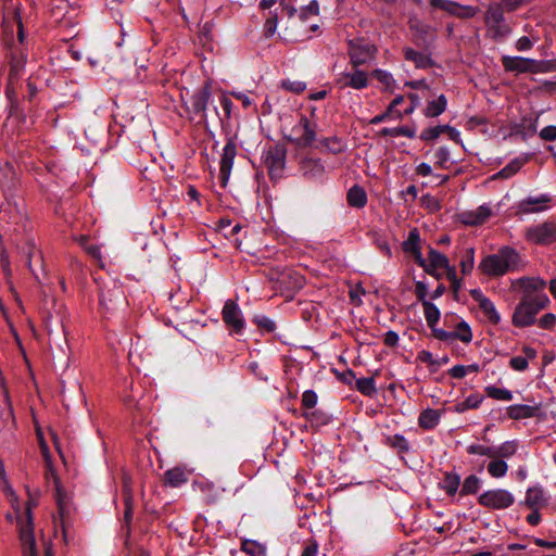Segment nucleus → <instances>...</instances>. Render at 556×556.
Instances as JSON below:
<instances>
[{"label": "nucleus", "instance_id": "nucleus-1", "mask_svg": "<svg viewBox=\"0 0 556 556\" xmlns=\"http://www.w3.org/2000/svg\"><path fill=\"white\" fill-rule=\"evenodd\" d=\"M521 255L510 247H502L496 253L484 256L478 269L489 277H501L523 267Z\"/></svg>", "mask_w": 556, "mask_h": 556}, {"label": "nucleus", "instance_id": "nucleus-2", "mask_svg": "<svg viewBox=\"0 0 556 556\" xmlns=\"http://www.w3.org/2000/svg\"><path fill=\"white\" fill-rule=\"evenodd\" d=\"M549 304L547 295H539L529 299H520L515 307L511 324L518 328H527L536 323V315Z\"/></svg>", "mask_w": 556, "mask_h": 556}, {"label": "nucleus", "instance_id": "nucleus-3", "mask_svg": "<svg viewBox=\"0 0 556 556\" xmlns=\"http://www.w3.org/2000/svg\"><path fill=\"white\" fill-rule=\"evenodd\" d=\"M33 504L27 502L25 517L26 520H20V540L22 543L23 556H38L36 552V541L34 536V519H33ZM43 556H54L52 545L45 544Z\"/></svg>", "mask_w": 556, "mask_h": 556}, {"label": "nucleus", "instance_id": "nucleus-4", "mask_svg": "<svg viewBox=\"0 0 556 556\" xmlns=\"http://www.w3.org/2000/svg\"><path fill=\"white\" fill-rule=\"evenodd\" d=\"M285 138L298 148H311L317 141V124L301 114L299 122L292 127L291 134Z\"/></svg>", "mask_w": 556, "mask_h": 556}, {"label": "nucleus", "instance_id": "nucleus-5", "mask_svg": "<svg viewBox=\"0 0 556 556\" xmlns=\"http://www.w3.org/2000/svg\"><path fill=\"white\" fill-rule=\"evenodd\" d=\"M262 157L270 179L280 178L283 174L286 166V146L282 143L269 146L267 149L264 150Z\"/></svg>", "mask_w": 556, "mask_h": 556}, {"label": "nucleus", "instance_id": "nucleus-6", "mask_svg": "<svg viewBox=\"0 0 556 556\" xmlns=\"http://www.w3.org/2000/svg\"><path fill=\"white\" fill-rule=\"evenodd\" d=\"M485 24L488 31L495 40L505 39L511 31L505 21L504 9L500 3H493L489 7L485 14Z\"/></svg>", "mask_w": 556, "mask_h": 556}, {"label": "nucleus", "instance_id": "nucleus-7", "mask_svg": "<svg viewBox=\"0 0 556 556\" xmlns=\"http://www.w3.org/2000/svg\"><path fill=\"white\" fill-rule=\"evenodd\" d=\"M515 496L506 489H492L481 493L478 497V504L493 510H503L513 506Z\"/></svg>", "mask_w": 556, "mask_h": 556}, {"label": "nucleus", "instance_id": "nucleus-8", "mask_svg": "<svg viewBox=\"0 0 556 556\" xmlns=\"http://www.w3.org/2000/svg\"><path fill=\"white\" fill-rule=\"evenodd\" d=\"M525 238L528 242L538 245H548L556 242V223L546 220L544 223L527 228Z\"/></svg>", "mask_w": 556, "mask_h": 556}, {"label": "nucleus", "instance_id": "nucleus-9", "mask_svg": "<svg viewBox=\"0 0 556 556\" xmlns=\"http://www.w3.org/2000/svg\"><path fill=\"white\" fill-rule=\"evenodd\" d=\"M212 96L211 83L205 81L202 87L197 89L190 98V112L199 116L202 123L207 122V106Z\"/></svg>", "mask_w": 556, "mask_h": 556}, {"label": "nucleus", "instance_id": "nucleus-10", "mask_svg": "<svg viewBox=\"0 0 556 556\" xmlns=\"http://www.w3.org/2000/svg\"><path fill=\"white\" fill-rule=\"evenodd\" d=\"M222 318L230 332L239 334L243 331L245 321L239 305L233 300H227L222 311Z\"/></svg>", "mask_w": 556, "mask_h": 556}, {"label": "nucleus", "instance_id": "nucleus-11", "mask_svg": "<svg viewBox=\"0 0 556 556\" xmlns=\"http://www.w3.org/2000/svg\"><path fill=\"white\" fill-rule=\"evenodd\" d=\"M125 293L121 285L112 281L104 285L100 291V305L106 311H113L125 303Z\"/></svg>", "mask_w": 556, "mask_h": 556}, {"label": "nucleus", "instance_id": "nucleus-12", "mask_svg": "<svg viewBox=\"0 0 556 556\" xmlns=\"http://www.w3.org/2000/svg\"><path fill=\"white\" fill-rule=\"evenodd\" d=\"M55 502L58 505L59 517L61 521V527L63 531L64 539H67L68 527L71 525V515H72V504L71 500L65 493V491L61 488L60 483L55 481Z\"/></svg>", "mask_w": 556, "mask_h": 556}, {"label": "nucleus", "instance_id": "nucleus-13", "mask_svg": "<svg viewBox=\"0 0 556 556\" xmlns=\"http://www.w3.org/2000/svg\"><path fill=\"white\" fill-rule=\"evenodd\" d=\"M25 64L26 55L21 49L14 48L11 51L9 81L7 85V94L9 98L15 94L14 83L18 80L22 72L24 71Z\"/></svg>", "mask_w": 556, "mask_h": 556}, {"label": "nucleus", "instance_id": "nucleus-14", "mask_svg": "<svg viewBox=\"0 0 556 556\" xmlns=\"http://www.w3.org/2000/svg\"><path fill=\"white\" fill-rule=\"evenodd\" d=\"M519 287L522 291L520 299L532 300L539 295H547L544 290L546 281L540 277H521L513 281V287Z\"/></svg>", "mask_w": 556, "mask_h": 556}, {"label": "nucleus", "instance_id": "nucleus-15", "mask_svg": "<svg viewBox=\"0 0 556 556\" xmlns=\"http://www.w3.org/2000/svg\"><path fill=\"white\" fill-rule=\"evenodd\" d=\"M376 52L377 48L374 45L353 40L349 42V56L355 67L372 60Z\"/></svg>", "mask_w": 556, "mask_h": 556}, {"label": "nucleus", "instance_id": "nucleus-16", "mask_svg": "<svg viewBox=\"0 0 556 556\" xmlns=\"http://www.w3.org/2000/svg\"><path fill=\"white\" fill-rule=\"evenodd\" d=\"M429 2L431 7L441 9L459 18H471L479 12L476 7L464 5L452 0H429Z\"/></svg>", "mask_w": 556, "mask_h": 556}, {"label": "nucleus", "instance_id": "nucleus-17", "mask_svg": "<svg viewBox=\"0 0 556 556\" xmlns=\"http://www.w3.org/2000/svg\"><path fill=\"white\" fill-rule=\"evenodd\" d=\"M237 155V144L232 138H229L223 149L219 167V178L223 186H226Z\"/></svg>", "mask_w": 556, "mask_h": 556}, {"label": "nucleus", "instance_id": "nucleus-18", "mask_svg": "<svg viewBox=\"0 0 556 556\" xmlns=\"http://www.w3.org/2000/svg\"><path fill=\"white\" fill-rule=\"evenodd\" d=\"M551 202L552 197L546 193L528 197L518 203V212L522 214L540 213L547 210Z\"/></svg>", "mask_w": 556, "mask_h": 556}, {"label": "nucleus", "instance_id": "nucleus-19", "mask_svg": "<svg viewBox=\"0 0 556 556\" xmlns=\"http://www.w3.org/2000/svg\"><path fill=\"white\" fill-rule=\"evenodd\" d=\"M469 293L470 296L479 304V308L485 315L488 320L493 325H497L501 321V316L493 302L486 298L480 289H471Z\"/></svg>", "mask_w": 556, "mask_h": 556}, {"label": "nucleus", "instance_id": "nucleus-20", "mask_svg": "<svg viewBox=\"0 0 556 556\" xmlns=\"http://www.w3.org/2000/svg\"><path fill=\"white\" fill-rule=\"evenodd\" d=\"M501 62L506 72H514L516 74H533V59L503 55Z\"/></svg>", "mask_w": 556, "mask_h": 556}, {"label": "nucleus", "instance_id": "nucleus-21", "mask_svg": "<svg viewBox=\"0 0 556 556\" xmlns=\"http://www.w3.org/2000/svg\"><path fill=\"white\" fill-rule=\"evenodd\" d=\"M300 172L308 180H320L325 175V166L319 159L304 157L300 162Z\"/></svg>", "mask_w": 556, "mask_h": 556}, {"label": "nucleus", "instance_id": "nucleus-22", "mask_svg": "<svg viewBox=\"0 0 556 556\" xmlns=\"http://www.w3.org/2000/svg\"><path fill=\"white\" fill-rule=\"evenodd\" d=\"M403 251L410 253L418 266L426 265V258H424L421 254L420 236L417 228H413L408 232L407 239L403 242Z\"/></svg>", "mask_w": 556, "mask_h": 556}, {"label": "nucleus", "instance_id": "nucleus-23", "mask_svg": "<svg viewBox=\"0 0 556 556\" xmlns=\"http://www.w3.org/2000/svg\"><path fill=\"white\" fill-rule=\"evenodd\" d=\"M278 288L280 291H298L304 287L305 279L302 275L292 271L286 270L282 271L277 279Z\"/></svg>", "mask_w": 556, "mask_h": 556}, {"label": "nucleus", "instance_id": "nucleus-24", "mask_svg": "<svg viewBox=\"0 0 556 556\" xmlns=\"http://www.w3.org/2000/svg\"><path fill=\"white\" fill-rule=\"evenodd\" d=\"M448 258L444 254L431 248L428 252V257L426 258V265L421 267L429 275L440 278L441 275L437 274V269H444L445 267H448Z\"/></svg>", "mask_w": 556, "mask_h": 556}, {"label": "nucleus", "instance_id": "nucleus-25", "mask_svg": "<svg viewBox=\"0 0 556 556\" xmlns=\"http://www.w3.org/2000/svg\"><path fill=\"white\" fill-rule=\"evenodd\" d=\"M539 412L540 405L515 404L507 407V416L514 420L535 417Z\"/></svg>", "mask_w": 556, "mask_h": 556}, {"label": "nucleus", "instance_id": "nucleus-26", "mask_svg": "<svg viewBox=\"0 0 556 556\" xmlns=\"http://www.w3.org/2000/svg\"><path fill=\"white\" fill-rule=\"evenodd\" d=\"M522 353L523 355L510 358L509 366L511 369L516 371H525L529 367V361L535 359L538 355L536 350L529 345H525L522 348Z\"/></svg>", "mask_w": 556, "mask_h": 556}, {"label": "nucleus", "instance_id": "nucleus-27", "mask_svg": "<svg viewBox=\"0 0 556 556\" xmlns=\"http://www.w3.org/2000/svg\"><path fill=\"white\" fill-rule=\"evenodd\" d=\"M491 216V208L486 205H480L475 211L463 213V222L466 225L477 226L485 223Z\"/></svg>", "mask_w": 556, "mask_h": 556}, {"label": "nucleus", "instance_id": "nucleus-28", "mask_svg": "<svg viewBox=\"0 0 556 556\" xmlns=\"http://www.w3.org/2000/svg\"><path fill=\"white\" fill-rule=\"evenodd\" d=\"M405 60L413 62L418 68H430L434 66V61L430 55L418 52L413 48L406 47L403 49Z\"/></svg>", "mask_w": 556, "mask_h": 556}, {"label": "nucleus", "instance_id": "nucleus-29", "mask_svg": "<svg viewBox=\"0 0 556 556\" xmlns=\"http://www.w3.org/2000/svg\"><path fill=\"white\" fill-rule=\"evenodd\" d=\"M460 486V476L454 471H446L443 475L439 488L443 490L448 496H454Z\"/></svg>", "mask_w": 556, "mask_h": 556}, {"label": "nucleus", "instance_id": "nucleus-30", "mask_svg": "<svg viewBox=\"0 0 556 556\" xmlns=\"http://www.w3.org/2000/svg\"><path fill=\"white\" fill-rule=\"evenodd\" d=\"M188 481L187 472L179 467L168 469L164 473V484L170 488H179Z\"/></svg>", "mask_w": 556, "mask_h": 556}, {"label": "nucleus", "instance_id": "nucleus-31", "mask_svg": "<svg viewBox=\"0 0 556 556\" xmlns=\"http://www.w3.org/2000/svg\"><path fill=\"white\" fill-rule=\"evenodd\" d=\"M346 201L350 206L363 208L367 204V194L363 187L354 185L346 194Z\"/></svg>", "mask_w": 556, "mask_h": 556}, {"label": "nucleus", "instance_id": "nucleus-32", "mask_svg": "<svg viewBox=\"0 0 556 556\" xmlns=\"http://www.w3.org/2000/svg\"><path fill=\"white\" fill-rule=\"evenodd\" d=\"M544 492L540 486L529 488L526 492L525 505L530 509H539L545 504Z\"/></svg>", "mask_w": 556, "mask_h": 556}, {"label": "nucleus", "instance_id": "nucleus-33", "mask_svg": "<svg viewBox=\"0 0 556 556\" xmlns=\"http://www.w3.org/2000/svg\"><path fill=\"white\" fill-rule=\"evenodd\" d=\"M519 443L517 440L505 441L501 445H494L493 458L507 459L511 458L518 451Z\"/></svg>", "mask_w": 556, "mask_h": 556}, {"label": "nucleus", "instance_id": "nucleus-34", "mask_svg": "<svg viewBox=\"0 0 556 556\" xmlns=\"http://www.w3.org/2000/svg\"><path fill=\"white\" fill-rule=\"evenodd\" d=\"M440 417L441 415L439 410L427 408L420 413L418 417V425L422 429L431 430L437 427L440 421Z\"/></svg>", "mask_w": 556, "mask_h": 556}, {"label": "nucleus", "instance_id": "nucleus-35", "mask_svg": "<svg viewBox=\"0 0 556 556\" xmlns=\"http://www.w3.org/2000/svg\"><path fill=\"white\" fill-rule=\"evenodd\" d=\"M302 417H304L308 422H311L312 427H321L326 426L331 421V416L324 412L323 409H314L309 412H303Z\"/></svg>", "mask_w": 556, "mask_h": 556}, {"label": "nucleus", "instance_id": "nucleus-36", "mask_svg": "<svg viewBox=\"0 0 556 556\" xmlns=\"http://www.w3.org/2000/svg\"><path fill=\"white\" fill-rule=\"evenodd\" d=\"M527 162V159L522 157H515L511 160L505 167H503L500 172H497L493 178H501V179H507L513 177L515 174H517L520 168L525 165Z\"/></svg>", "mask_w": 556, "mask_h": 556}, {"label": "nucleus", "instance_id": "nucleus-37", "mask_svg": "<svg viewBox=\"0 0 556 556\" xmlns=\"http://www.w3.org/2000/svg\"><path fill=\"white\" fill-rule=\"evenodd\" d=\"M344 77L346 79L344 86L353 89H364L368 86V77L364 71L356 70L352 74H345Z\"/></svg>", "mask_w": 556, "mask_h": 556}, {"label": "nucleus", "instance_id": "nucleus-38", "mask_svg": "<svg viewBox=\"0 0 556 556\" xmlns=\"http://www.w3.org/2000/svg\"><path fill=\"white\" fill-rule=\"evenodd\" d=\"M447 105V100L444 94L438 97V99L429 101L425 109V116L427 117H437L441 115Z\"/></svg>", "mask_w": 556, "mask_h": 556}, {"label": "nucleus", "instance_id": "nucleus-39", "mask_svg": "<svg viewBox=\"0 0 556 556\" xmlns=\"http://www.w3.org/2000/svg\"><path fill=\"white\" fill-rule=\"evenodd\" d=\"M355 389L363 395L369 397H372L377 393L376 381L374 377L356 378Z\"/></svg>", "mask_w": 556, "mask_h": 556}, {"label": "nucleus", "instance_id": "nucleus-40", "mask_svg": "<svg viewBox=\"0 0 556 556\" xmlns=\"http://www.w3.org/2000/svg\"><path fill=\"white\" fill-rule=\"evenodd\" d=\"M488 473L492 478H503L508 471V465L505 460L500 458H491L486 466Z\"/></svg>", "mask_w": 556, "mask_h": 556}, {"label": "nucleus", "instance_id": "nucleus-41", "mask_svg": "<svg viewBox=\"0 0 556 556\" xmlns=\"http://www.w3.org/2000/svg\"><path fill=\"white\" fill-rule=\"evenodd\" d=\"M483 399L484 397L480 394H470L463 402L455 404L454 410L456 413L462 414L468 409H476L481 405V403L483 402Z\"/></svg>", "mask_w": 556, "mask_h": 556}, {"label": "nucleus", "instance_id": "nucleus-42", "mask_svg": "<svg viewBox=\"0 0 556 556\" xmlns=\"http://www.w3.org/2000/svg\"><path fill=\"white\" fill-rule=\"evenodd\" d=\"M384 442L388 446L396 450L399 454H405L409 451V443L402 434L389 435Z\"/></svg>", "mask_w": 556, "mask_h": 556}, {"label": "nucleus", "instance_id": "nucleus-43", "mask_svg": "<svg viewBox=\"0 0 556 556\" xmlns=\"http://www.w3.org/2000/svg\"><path fill=\"white\" fill-rule=\"evenodd\" d=\"M316 148L320 149L321 151H328L332 154L341 153L343 150L341 140H339L338 137L324 138L319 140Z\"/></svg>", "mask_w": 556, "mask_h": 556}, {"label": "nucleus", "instance_id": "nucleus-44", "mask_svg": "<svg viewBox=\"0 0 556 556\" xmlns=\"http://www.w3.org/2000/svg\"><path fill=\"white\" fill-rule=\"evenodd\" d=\"M481 486V479L476 475H469L465 478L462 489H460V495H471L478 493L479 489Z\"/></svg>", "mask_w": 556, "mask_h": 556}, {"label": "nucleus", "instance_id": "nucleus-45", "mask_svg": "<svg viewBox=\"0 0 556 556\" xmlns=\"http://www.w3.org/2000/svg\"><path fill=\"white\" fill-rule=\"evenodd\" d=\"M422 307L427 325L433 328V326H437L441 316L439 308L432 302H425Z\"/></svg>", "mask_w": 556, "mask_h": 556}, {"label": "nucleus", "instance_id": "nucleus-46", "mask_svg": "<svg viewBox=\"0 0 556 556\" xmlns=\"http://www.w3.org/2000/svg\"><path fill=\"white\" fill-rule=\"evenodd\" d=\"M486 395L496 401H511L513 393L507 389H501L495 386H488L484 389Z\"/></svg>", "mask_w": 556, "mask_h": 556}, {"label": "nucleus", "instance_id": "nucleus-47", "mask_svg": "<svg viewBox=\"0 0 556 556\" xmlns=\"http://www.w3.org/2000/svg\"><path fill=\"white\" fill-rule=\"evenodd\" d=\"M219 103H220L224 114L220 115L219 112L217 111V108H214V112L217 115L219 122L224 123L225 121H228L231 117V111H232L233 103L230 100V98L227 97L226 94H222L219 97Z\"/></svg>", "mask_w": 556, "mask_h": 556}, {"label": "nucleus", "instance_id": "nucleus-48", "mask_svg": "<svg viewBox=\"0 0 556 556\" xmlns=\"http://www.w3.org/2000/svg\"><path fill=\"white\" fill-rule=\"evenodd\" d=\"M473 265H475V249L472 247H470L465 250V254L463 255V257L459 262L462 273L464 275L471 273V270L473 269Z\"/></svg>", "mask_w": 556, "mask_h": 556}, {"label": "nucleus", "instance_id": "nucleus-49", "mask_svg": "<svg viewBox=\"0 0 556 556\" xmlns=\"http://www.w3.org/2000/svg\"><path fill=\"white\" fill-rule=\"evenodd\" d=\"M453 340H460L464 343H469L472 340V332L466 321H460L457 325V330L452 331Z\"/></svg>", "mask_w": 556, "mask_h": 556}, {"label": "nucleus", "instance_id": "nucleus-50", "mask_svg": "<svg viewBox=\"0 0 556 556\" xmlns=\"http://www.w3.org/2000/svg\"><path fill=\"white\" fill-rule=\"evenodd\" d=\"M536 118L532 117H523L521 119L520 125L516 129L517 134H521L522 136H533L536 132Z\"/></svg>", "mask_w": 556, "mask_h": 556}, {"label": "nucleus", "instance_id": "nucleus-51", "mask_svg": "<svg viewBox=\"0 0 556 556\" xmlns=\"http://www.w3.org/2000/svg\"><path fill=\"white\" fill-rule=\"evenodd\" d=\"M556 72V59L554 60H534L533 74Z\"/></svg>", "mask_w": 556, "mask_h": 556}, {"label": "nucleus", "instance_id": "nucleus-52", "mask_svg": "<svg viewBox=\"0 0 556 556\" xmlns=\"http://www.w3.org/2000/svg\"><path fill=\"white\" fill-rule=\"evenodd\" d=\"M467 453L469 455L486 456L491 459L493 458L494 445L470 444L467 446Z\"/></svg>", "mask_w": 556, "mask_h": 556}, {"label": "nucleus", "instance_id": "nucleus-53", "mask_svg": "<svg viewBox=\"0 0 556 556\" xmlns=\"http://www.w3.org/2000/svg\"><path fill=\"white\" fill-rule=\"evenodd\" d=\"M242 551L250 556H266V548L255 541H244Z\"/></svg>", "mask_w": 556, "mask_h": 556}, {"label": "nucleus", "instance_id": "nucleus-54", "mask_svg": "<svg viewBox=\"0 0 556 556\" xmlns=\"http://www.w3.org/2000/svg\"><path fill=\"white\" fill-rule=\"evenodd\" d=\"M124 502H125L124 520L127 525H129L132 519V496L130 494L129 486L126 481L124 483Z\"/></svg>", "mask_w": 556, "mask_h": 556}, {"label": "nucleus", "instance_id": "nucleus-55", "mask_svg": "<svg viewBox=\"0 0 556 556\" xmlns=\"http://www.w3.org/2000/svg\"><path fill=\"white\" fill-rule=\"evenodd\" d=\"M318 401V396L315 391L306 390L302 394L301 405L305 409L304 412H309L315 408Z\"/></svg>", "mask_w": 556, "mask_h": 556}, {"label": "nucleus", "instance_id": "nucleus-56", "mask_svg": "<svg viewBox=\"0 0 556 556\" xmlns=\"http://www.w3.org/2000/svg\"><path fill=\"white\" fill-rule=\"evenodd\" d=\"M254 324L262 330L270 333L276 329V323L265 315H257L253 318Z\"/></svg>", "mask_w": 556, "mask_h": 556}, {"label": "nucleus", "instance_id": "nucleus-57", "mask_svg": "<svg viewBox=\"0 0 556 556\" xmlns=\"http://www.w3.org/2000/svg\"><path fill=\"white\" fill-rule=\"evenodd\" d=\"M281 87L287 91L300 94L306 89V84L300 80L285 79L281 81Z\"/></svg>", "mask_w": 556, "mask_h": 556}, {"label": "nucleus", "instance_id": "nucleus-58", "mask_svg": "<svg viewBox=\"0 0 556 556\" xmlns=\"http://www.w3.org/2000/svg\"><path fill=\"white\" fill-rule=\"evenodd\" d=\"M214 24L212 22H205L199 31L200 41L203 46H206L213 41V30Z\"/></svg>", "mask_w": 556, "mask_h": 556}, {"label": "nucleus", "instance_id": "nucleus-59", "mask_svg": "<svg viewBox=\"0 0 556 556\" xmlns=\"http://www.w3.org/2000/svg\"><path fill=\"white\" fill-rule=\"evenodd\" d=\"M318 13H319V4L316 0H312L306 7L301 9L300 18L305 21L309 16L318 15Z\"/></svg>", "mask_w": 556, "mask_h": 556}, {"label": "nucleus", "instance_id": "nucleus-60", "mask_svg": "<svg viewBox=\"0 0 556 556\" xmlns=\"http://www.w3.org/2000/svg\"><path fill=\"white\" fill-rule=\"evenodd\" d=\"M435 165L441 168H446V163L450 161V151L446 147H440L435 152Z\"/></svg>", "mask_w": 556, "mask_h": 556}, {"label": "nucleus", "instance_id": "nucleus-61", "mask_svg": "<svg viewBox=\"0 0 556 556\" xmlns=\"http://www.w3.org/2000/svg\"><path fill=\"white\" fill-rule=\"evenodd\" d=\"M421 204L430 212H438L441 208L439 200L430 194H426L421 198Z\"/></svg>", "mask_w": 556, "mask_h": 556}, {"label": "nucleus", "instance_id": "nucleus-62", "mask_svg": "<svg viewBox=\"0 0 556 556\" xmlns=\"http://www.w3.org/2000/svg\"><path fill=\"white\" fill-rule=\"evenodd\" d=\"M538 325L542 329H553L556 326V315L553 313L544 314L539 320Z\"/></svg>", "mask_w": 556, "mask_h": 556}, {"label": "nucleus", "instance_id": "nucleus-63", "mask_svg": "<svg viewBox=\"0 0 556 556\" xmlns=\"http://www.w3.org/2000/svg\"><path fill=\"white\" fill-rule=\"evenodd\" d=\"M371 75L387 87H390L394 83L392 75L386 71L375 70Z\"/></svg>", "mask_w": 556, "mask_h": 556}, {"label": "nucleus", "instance_id": "nucleus-64", "mask_svg": "<svg viewBox=\"0 0 556 556\" xmlns=\"http://www.w3.org/2000/svg\"><path fill=\"white\" fill-rule=\"evenodd\" d=\"M540 138L545 141L556 140V126L549 125L541 129L539 134Z\"/></svg>", "mask_w": 556, "mask_h": 556}]
</instances>
